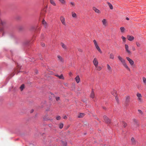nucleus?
<instances>
[{"label": "nucleus", "mask_w": 146, "mask_h": 146, "mask_svg": "<svg viewBox=\"0 0 146 146\" xmlns=\"http://www.w3.org/2000/svg\"><path fill=\"white\" fill-rule=\"evenodd\" d=\"M118 59L120 61L122 65L129 72L131 71V70L130 68L128 66L127 63L125 62V60L120 56H119L117 57Z\"/></svg>", "instance_id": "1"}, {"label": "nucleus", "mask_w": 146, "mask_h": 146, "mask_svg": "<svg viewBox=\"0 0 146 146\" xmlns=\"http://www.w3.org/2000/svg\"><path fill=\"white\" fill-rule=\"evenodd\" d=\"M134 125L133 126V130L135 129V128L139 127V123L137 120L136 119H133Z\"/></svg>", "instance_id": "2"}, {"label": "nucleus", "mask_w": 146, "mask_h": 146, "mask_svg": "<svg viewBox=\"0 0 146 146\" xmlns=\"http://www.w3.org/2000/svg\"><path fill=\"white\" fill-rule=\"evenodd\" d=\"M115 96V99L117 103H119V99L118 97H117L116 96Z\"/></svg>", "instance_id": "40"}, {"label": "nucleus", "mask_w": 146, "mask_h": 146, "mask_svg": "<svg viewBox=\"0 0 146 146\" xmlns=\"http://www.w3.org/2000/svg\"><path fill=\"white\" fill-rule=\"evenodd\" d=\"M93 62L95 66H98V62L97 59L96 58H94L93 60Z\"/></svg>", "instance_id": "8"}, {"label": "nucleus", "mask_w": 146, "mask_h": 146, "mask_svg": "<svg viewBox=\"0 0 146 146\" xmlns=\"http://www.w3.org/2000/svg\"><path fill=\"white\" fill-rule=\"evenodd\" d=\"M41 46H45V44L44 43H42L41 44Z\"/></svg>", "instance_id": "50"}, {"label": "nucleus", "mask_w": 146, "mask_h": 146, "mask_svg": "<svg viewBox=\"0 0 146 146\" xmlns=\"http://www.w3.org/2000/svg\"><path fill=\"white\" fill-rule=\"evenodd\" d=\"M138 112L141 114H143V112L142 111L140 110H138Z\"/></svg>", "instance_id": "42"}, {"label": "nucleus", "mask_w": 146, "mask_h": 146, "mask_svg": "<svg viewBox=\"0 0 146 146\" xmlns=\"http://www.w3.org/2000/svg\"><path fill=\"white\" fill-rule=\"evenodd\" d=\"M78 50L79 52H82V50L81 49H80V48H78Z\"/></svg>", "instance_id": "44"}, {"label": "nucleus", "mask_w": 146, "mask_h": 146, "mask_svg": "<svg viewBox=\"0 0 146 146\" xmlns=\"http://www.w3.org/2000/svg\"><path fill=\"white\" fill-rule=\"evenodd\" d=\"M93 10L96 12L98 13H100V11L99 10L97 9L95 7H93Z\"/></svg>", "instance_id": "16"}, {"label": "nucleus", "mask_w": 146, "mask_h": 146, "mask_svg": "<svg viewBox=\"0 0 146 146\" xmlns=\"http://www.w3.org/2000/svg\"><path fill=\"white\" fill-rule=\"evenodd\" d=\"M107 69L110 72H111V71H112L111 68L108 64L107 65Z\"/></svg>", "instance_id": "22"}, {"label": "nucleus", "mask_w": 146, "mask_h": 146, "mask_svg": "<svg viewBox=\"0 0 146 146\" xmlns=\"http://www.w3.org/2000/svg\"><path fill=\"white\" fill-rule=\"evenodd\" d=\"M131 141L132 144L135 145L136 143V141L133 137H132L131 139Z\"/></svg>", "instance_id": "13"}, {"label": "nucleus", "mask_w": 146, "mask_h": 146, "mask_svg": "<svg viewBox=\"0 0 146 146\" xmlns=\"http://www.w3.org/2000/svg\"><path fill=\"white\" fill-rule=\"evenodd\" d=\"M132 49L133 50H135V47L134 46H133L132 47Z\"/></svg>", "instance_id": "47"}, {"label": "nucleus", "mask_w": 146, "mask_h": 146, "mask_svg": "<svg viewBox=\"0 0 146 146\" xmlns=\"http://www.w3.org/2000/svg\"><path fill=\"white\" fill-rule=\"evenodd\" d=\"M137 96L138 97V101L140 102H142L143 100L142 99V96L141 94L140 93H138L137 94Z\"/></svg>", "instance_id": "3"}, {"label": "nucleus", "mask_w": 146, "mask_h": 146, "mask_svg": "<svg viewBox=\"0 0 146 146\" xmlns=\"http://www.w3.org/2000/svg\"><path fill=\"white\" fill-rule=\"evenodd\" d=\"M104 119L105 122L107 123H110L111 122V120L110 119L108 118L106 116H104Z\"/></svg>", "instance_id": "6"}, {"label": "nucleus", "mask_w": 146, "mask_h": 146, "mask_svg": "<svg viewBox=\"0 0 146 146\" xmlns=\"http://www.w3.org/2000/svg\"><path fill=\"white\" fill-rule=\"evenodd\" d=\"M116 91L115 90H114L113 91L111 92V94L115 96H116Z\"/></svg>", "instance_id": "26"}, {"label": "nucleus", "mask_w": 146, "mask_h": 146, "mask_svg": "<svg viewBox=\"0 0 146 146\" xmlns=\"http://www.w3.org/2000/svg\"><path fill=\"white\" fill-rule=\"evenodd\" d=\"M50 2L51 4L54 6L56 5V4L54 0H50Z\"/></svg>", "instance_id": "21"}, {"label": "nucleus", "mask_w": 146, "mask_h": 146, "mask_svg": "<svg viewBox=\"0 0 146 146\" xmlns=\"http://www.w3.org/2000/svg\"><path fill=\"white\" fill-rule=\"evenodd\" d=\"M63 146H66V145H67V144L66 143H64L63 144Z\"/></svg>", "instance_id": "49"}, {"label": "nucleus", "mask_w": 146, "mask_h": 146, "mask_svg": "<svg viewBox=\"0 0 146 146\" xmlns=\"http://www.w3.org/2000/svg\"><path fill=\"white\" fill-rule=\"evenodd\" d=\"M93 42L96 47H97V46H98L96 40H93Z\"/></svg>", "instance_id": "34"}, {"label": "nucleus", "mask_w": 146, "mask_h": 146, "mask_svg": "<svg viewBox=\"0 0 146 146\" xmlns=\"http://www.w3.org/2000/svg\"><path fill=\"white\" fill-rule=\"evenodd\" d=\"M110 58L112 59L114 58V55L112 53H111L110 55Z\"/></svg>", "instance_id": "29"}, {"label": "nucleus", "mask_w": 146, "mask_h": 146, "mask_svg": "<svg viewBox=\"0 0 146 146\" xmlns=\"http://www.w3.org/2000/svg\"><path fill=\"white\" fill-rule=\"evenodd\" d=\"M61 45L62 47L64 49H66V45L64 44V43H61Z\"/></svg>", "instance_id": "24"}, {"label": "nucleus", "mask_w": 146, "mask_h": 146, "mask_svg": "<svg viewBox=\"0 0 146 146\" xmlns=\"http://www.w3.org/2000/svg\"><path fill=\"white\" fill-rule=\"evenodd\" d=\"M96 49L98 50L101 53H102V51L100 49V48L98 46H97V47H96Z\"/></svg>", "instance_id": "35"}, {"label": "nucleus", "mask_w": 146, "mask_h": 146, "mask_svg": "<svg viewBox=\"0 0 146 146\" xmlns=\"http://www.w3.org/2000/svg\"><path fill=\"white\" fill-rule=\"evenodd\" d=\"M65 85L66 86H67V84H65Z\"/></svg>", "instance_id": "55"}, {"label": "nucleus", "mask_w": 146, "mask_h": 146, "mask_svg": "<svg viewBox=\"0 0 146 146\" xmlns=\"http://www.w3.org/2000/svg\"><path fill=\"white\" fill-rule=\"evenodd\" d=\"M55 76L59 78L60 79H64V78L62 74H61L60 76H59L58 75H56Z\"/></svg>", "instance_id": "19"}, {"label": "nucleus", "mask_w": 146, "mask_h": 146, "mask_svg": "<svg viewBox=\"0 0 146 146\" xmlns=\"http://www.w3.org/2000/svg\"><path fill=\"white\" fill-rule=\"evenodd\" d=\"M60 19L62 24L64 25H66V23L64 17L62 16H61L60 17Z\"/></svg>", "instance_id": "5"}, {"label": "nucleus", "mask_w": 146, "mask_h": 146, "mask_svg": "<svg viewBox=\"0 0 146 146\" xmlns=\"http://www.w3.org/2000/svg\"><path fill=\"white\" fill-rule=\"evenodd\" d=\"M70 3L72 7H74L75 6V4L74 2H70Z\"/></svg>", "instance_id": "41"}, {"label": "nucleus", "mask_w": 146, "mask_h": 146, "mask_svg": "<svg viewBox=\"0 0 146 146\" xmlns=\"http://www.w3.org/2000/svg\"><path fill=\"white\" fill-rule=\"evenodd\" d=\"M61 117L60 116H58L56 117V119L57 120H60L61 119Z\"/></svg>", "instance_id": "39"}, {"label": "nucleus", "mask_w": 146, "mask_h": 146, "mask_svg": "<svg viewBox=\"0 0 146 146\" xmlns=\"http://www.w3.org/2000/svg\"><path fill=\"white\" fill-rule=\"evenodd\" d=\"M126 19L127 20H129V19L128 17H126Z\"/></svg>", "instance_id": "52"}, {"label": "nucleus", "mask_w": 146, "mask_h": 146, "mask_svg": "<svg viewBox=\"0 0 146 146\" xmlns=\"http://www.w3.org/2000/svg\"><path fill=\"white\" fill-rule=\"evenodd\" d=\"M58 60L59 62L62 63L64 62V60L63 58L60 55H58L57 56Z\"/></svg>", "instance_id": "4"}, {"label": "nucleus", "mask_w": 146, "mask_h": 146, "mask_svg": "<svg viewBox=\"0 0 146 146\" xmlns=\"http://www.w3.org/2000/svg\"><path fill=\"white\" fill-rule=\"evenodd\" d=\"M63 118L64 119H67V117L66 116H65L63 117Z\"/></svg>", "instance_id": "46"}, {"label": "nucleus", "mask_w": 146, "mask_h": 146, "mask_svg": "<svg viewBox=\"0 0 146 146\" xmlns=\"http://www.w3.org/2000/svg\"><path fill=\"white\" fill-rule=\"evenodd\" d=\"M63 124L62 123H61L59 124V127L60 129H62L63 128Z\"/></svg>", "instance_id": "36"}, {"label": "nucleus", "mask_w": 146, "mask_h": 146, "mask_svg": "<svg viewBox=\"0 0 146 146\" xmlns=\"http://www.w3.org/2000/svg\"><path fill=\"white\" fill-rule=\"evenodd\" d=\"M96 68V70L98 71H100L102 69V68L100 66H95Z\"/></svg>", "instance_id": "32"}, {"label": "nucleus", "mask_w": 146, "mask_h": 146, "mask_svg": "<svg viewBox=\"0 0 146 146\" xmlns=\"http://www.w3.org/2000/svg\"><path fill=\"white\" fill-rule=\"evenodd\" d=\"M143 81L144 85L146 86V78L145 77H143Z\"/></svg>", "instance_id": "20"}, {"label": "nucleus", "mask_w": 146, "mask_h": 146, "mask_svg": "<svg viewBox=\"0 0 146 146\" xmlns=\"http://www.w3.org/2000/svg\"><path fill=\"white\" fill-rule=\"evenodd\" d=\"M120 29L121 31V32L122 33H123L125 31V29L124 28V27H120Z\"/></svg>", "instance_id": "30"}, {"label": "nucleus", "mask_w": 146, "mask_h": 146, "mask_svg": "<svg viewBox=\"0 0 146 146\" xmlns=\"http://www.w3.org/2000/svg\"><path fill=\"white\" fill-rule=\"evenodd\" d=\"M25 88V86L24 84H22L21 86L20 87V88L21 90V91H22L23 90L24 88Z\"/></svg>", "instance_id": "31"}, {"label": "nucleus", "mask_w": 146, "mask_h": 146, "mask_svg": "<svg viewBox=\"0 0 146 146\" xmlns=\"http://www.w3.org/2000/svg\"><path fill=\"white\" fill-rule=\"evenodd\" d=\"M127 38L128 40L130 41H132L134 39V37L133 36L129 35H127Z\"/></svg>", "instance_id": "11"}, {"label": "nucleus", "mask_w": 146, "mask_h": 146, "mask_svg": "<svg viewBox=\"0 0 146 146\" xmlns=\"http://www.w3.org/2000/svg\"><path fill=\"white\" fill-rule=\"evenodd\" d=\"M84 114L83 113H80L78 116L79 118H82L84 116Z\"/></svg>", "instance_id": "23"}, {"label": "nucleus", "mask_w": 146, "mask_h": 146, "mask_svg": "<svg viewBox=\"0 0 146 146\" xmlns=\"http://www.w3.org/2000/svg\"><path fill=\"white\" fill-rule=\"evenodd\" d=\"M125 103L126 105H128V103L130 102V97L129 96H127L125 97Z\"/></svg>", "instance_id": "10"}, {"label": "nucleus", "mask_w": 146, "mask_h": 146, "mask_svg": "<svg viewBox=\"0 0 146 146\" xmlns=\"http://www.w3.org/2000/svg\"><path fill=\"white\" fill-rule=\"evenodd\" d=\"M43 119L44 120H50L49 117H48V116H45L44 117Z\"/></svg>", "instance_id": "25"}, {"label": "nucleus", "mask_w": 146, "mask_h": 146, "mask_svg": "<svg viewBox=\"0 0 146 146\" xmlns=\"http://www.w3.org/2000/svg\"><path fill=\"white\" fill-rule=\"evenodd\" d=\"M108 5L109 6L110 8L111 9H113V7L112 5L109 2L107 3Z\"/></svg>", "instance_id": "28"}, {"label": "nucleus", "mask_w": 146, "mask_h": 146, "mask_svg": "<svg viewBox=\"0 0 146 146\" xmlns=\"http://www.w3.org/2000/svg\"><path fill=\"white\" fill-rule=\"evenodd\" d=\"M102 22L103 25L105 27H106L107 25V22L106 20L105 19H104L102 21Z\"/></svg>", "instance_id": "14"}, {"label": "nucleus", "mask_w": 146, "mask_h": 146, "mask_svg": "<svg viewBox=\"0 0 146 146\" xmlns=\"http://www.w3.org/2000/svg\"><path fill=\"white\" fill-rule=\"evenodd\" d=\"M125 48L126 51L129 54H131V51L129 50V47L127 44H125Z\"/></svg>", "instance_id": "7"}, {"label": "nucleus", "mask_w": 146, "mask_h": 146, "mask_svg": "<svg viewBox=\"0 0 146 146\" xmlns=\"http://www.w3.org/2000/svg\"><path fill=\"white\" fill-rule=\"evenodd\" d=\"M52 125L51 124H50L49 125V126L50 127H51L52 126Z\"/></svg>", "instance_id": "51"}, {"label": "nucleus", "mask_w": 146, "mask_h": 146, "mask_svg": "<svg viewBox=\"0 0 146 146\" xmlns=\"http://www.w3.org/2000/svg\"><path fill=\"white\" fill-rule=\"evenodd\" d=\"M1 24H2V25H3V23L2 22V21H1Z\"/></svg>", "instance_id": "54"}, {"label": "nucleus", "mask_w": 146, "mask_h": 146, "mask_svg": "<svg viewBox=\"0 0 146 146\" xmlns=\"http://www.w3.org/2000/svg\"><path fill=\"white\" fill-rule=\"evenodd\" d=\"M121 38L124 42H125L126 41V38L125 37H124L123 36H121Z\"/></svg>", "instance_id": "37"}, {"label": "nucleus", "mask_w": 146, "mask_h": 146, "mask_svg": "<svg viewBox=\"0 0 146 146\" xmlns=\"http://www.w3.org/2000/svg\"><path fill=\"white\" fill-rule=\"evenodd\" d=\"M75 80L76 82L77 83H78L80 82V79L79 77V76L78 75H77L75 78Z\"/></svg>", "instance_id": "12"}, {"label": "nucleus", "mask_w": 146, "mask_h": 146, "mask_svg": "<svg viewBox=\"0 0 146 146\" xmlns=\"http://www.w3.org/2000/svg\"><path fill=\"white\" fill-rule=\"evenodd\" d=\"M56 99L57 101H58V100H60V98L59 97H56Z\"/></svg>", "instance_id": "43"}, {"label": "nucleus", "mask_w": 146, "mask_h": 146, "mask_svg": "<svg viewBox=\"0 0 146 146\" xmlns=\"http://www.w3.org/2000/svg\"><path fill=\"white\" fill-rule=\"evenodd\" d=\"M136 44L137 47H139L140 46L141 44L139 42H136Z\"/></svg>", "instance_id": "38"}, {"label": "nucleus", "mask_w": 146, "mask_h": 146, "mask_svg": "<svg viewBox=\"0 0 146 146\" xmlns=\"http://www.w3.org/2000/svg\"><path fill=\"white\" fill-rule=\"evenodd\" d=\"M72 15L73 18H76L77 17V16L76 14L74 12H72Z\"/></svg>", "instance_id": "15"}, {"label": "nucleus", "mask_w": 146, "mask_h": 146, "mask_svg": "<svg viewBox=\"0 0 146 146\" xmlns=\"http://www.w3.org/2000/svg\"><path fill=\"white\" fill-rule=\"evenodd\" d=\"M3 31V28L2 27L0 28V31Z\"/></svg>", "instance_id": "45"}, {"label": "nucleus", "mask_w": 146, "mask_h": 146, "mask_svg": "<svg viewBox=\"0 0 146 146\" xmlns=\"http://www.w3.org/2000/svg\"><path fill=\"white\" fill-rule=\"evenodd\" d=\"M95 97V94L93 91L92 90V91L91 94H90V97L91 98H94Z\"/></svg>", "instance_id": "18"}, {"label": "nucleus", "mask_w": 146, "mask_h": 146, "mask_svg": "<svg viewBox=\"0 0 146 146\" xmlns=\"http://www.w3.org/2000/svg\"><path fill=\"white\" fill-rule=\"evenodd\" d=\"M60 2L63 4H65L66 3V1L65 0H58Z\"/></svg>", "instance_id": "27"}, {"label": "nucleus", "mask_w": 146, "mask_h": 146, "mask_svg": "<svg viewBox=\"0 0 146 146\" xmlns=\"http://www.w3.org/2000/svg\"><path fill=\"white\" fill-rule=\"evenodd\" d=\"M103 108L104 109H106V108L105 107H103Z\"/></svg>", "instance_id": "53"}, {"label": "nucleus", "mask_w": 146, "mask_h": 146, "mask_svg": "<svg viewBox=\"0 0 146 146\" xmlns=\"http://www.w3.org/2000/svg\"><path fill=\"white\" fill-rule=\"evenodd\" d=\"M126 58L127 60L129 62L131 66H132L133 65L134 62L132 59L129 58V57H127Z\"/></svg>", "instance_id": "9"}, {"label": "nucleus", "mask_w": 146, "mask_h": 146, "mask_svg": "<svg viewBox=\"0 0 146 146\" xmlns=\"http://www.w3.org/2000/svg\"><path fill=\"white\" fill-rule=\"evenodd\" d=\"M69 74L70 76H71L72 75V73L70 72L69 73Z\"/></svg>", "instance_id": "48"}, {"label": "nucleus", "mask_w": 146, "mask_h": 146, "mask_svg": "<svg viewBox=\"0 0 146 146\" xmlns=\"http://www.w3.org/2000/svg\"><path fill=\"white\" fill-rule=\"evenodd\" d=\"M122 123L124 127H125L127 126V124L126 123H125L124 121H122Z\"/></svg>", "instance_id": "33"}, {"label": "nucleus", "mask_w": 146, "mask_h": 146, "mask_svg": "<svg viewBox=\"0 0 146 146\" xmlns=\"http://www.w3.org/2000/svg\"><path fill=\"white\" fill-rule=\"evenodd\" d=\"M42 23L45 28H46L47 27V23L44 20H43L42 21Z\"/></svg>", "instance_id": "17"}]
</instances>
